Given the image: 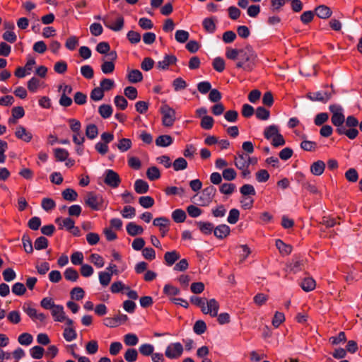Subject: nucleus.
<instances>
[{"mask_svg": "<svg viewBox=\"0 0 362 362\" xmlns=\"http://www.w3.org/2000/svg\"><path fill=\"white\" fill-rule=\"evenodd\" d=\"M177 62V58L173 54H166L163 60L158 62L157 68L160 70H166L168 67L175 64Z\"/></svg>", "mask_w": 362, "mask_h": 362, "instance_id": "2eb2a0df", "label": "nucleus"}, {"mask_svg": "<svg viewBox=\"0 0 362 362\" xmlns=\"http://www.w3.org/2000/svg\"><path fill=\"white\" fill-rule=\"evenodd\" d=\"M64 275L66 280L73 282L76 281L79 277L78 272L71 267L67 268L65 270Z\"/></svg>", "mask_w": 362, "mask_h": 362, "instance_id": "cd10ccee", "label": "nucleus"}, {"mask_svg": "<svg viewBox=\"0 0 362 362\" xmlns=\"http://www.w3.org/2000/svg\"><path fill=\"white\" fill-rule=\"evenodd\" d=\"M114 103L117 107L124 110L127 108L128 102L126 98L122 95H117L114 98Z\"/></svg>", "mask_w": 362, "mask_h": 362, "instance_id": "58836bf2", "label": "nucleus"}, {"mask_svg": "<svg viewBox=\"0 0 362 362\" xmlns=\"http://www.w3.org/2000/svg\"><path fill=\"white\" fill-rule=\"evenodd\" d=\"M105 25L110 29L114 31H119L123 28L124 26V18L121 16H119L114 24H110V21L104 18Z\"/></svg>", "mask_w": 362, "mask_h": 362, "instance_id": "6ab92c4d", "label": "nucleus"}, {"mask_svg": "<svg viewBox=\"0 0 362 362\" xmlns=\"http://www.w3.org/2000/svg\"><path fill=\"white\" fill-rule=\"evenodd\" d=\"M345 177L351 182H356L358 179V175L355 168H350L345 173Z\"/></svg>", "mask_w": 362, "mask_h": 362, "instance_id": "338daca9", "label": "nucleus"}, {"mask_svg": "<svg viewBox=\"0 0 362 362\" xmlns=\"http://www.w3.org/2000/svg\"><path fill=\"white\" fill-rule=\"evenodd\" d=\"M33 336L30 334L23 333L18 337V341L21 345L28 346L33 342Z\"/></svg>", "mask_w": 362, "mask_h": 362, "instance_id": "13d9d810", "label": "nucleus"}, {"mask_svg": "<svg viewBox=\"0 0 362 362\" xmlns=\"http://www.w3.org/2000/svg\"><path fill=\"white\" fill-rule=\"evenodd\" d=\"M332 86L325 85L318 91V102L326 103L333 95Z\"/></svg>", "mask_w": 362, "mask_h": 362, "instance_id": "ddd939ff", "label": "nucleus"}, {"mask_svg": "<svg viewBox=\"0 0 362 362\" xmlns=\"http://www.w3.org/2000/svg\"><path fill=\"white\" fill-rule=\"evenodd\" d=\"M23 310L33 320H39L44 322L47 316L43 313H38L37 310L30 306L28 303H25L23 306Z\"/></svg>", "mask_w": 362, "mask_h": 362, "instance_id": "9b49d317", "label": "nucleus"}, {"mask_svg": "<svg viewBox=\"0 0 362 362\" xmlns=\"http://www.w3.org/2000/svg\"><path fill=\"white\" fill-rule=\"evenodd\" d=\"M112 275L109 272H99V281L103 286H107L111 281Z\"/></svg>", "mask_w": 362, "mask_h": 362, "instance_id": "864d4df0", "label": "nucleus"}, {"mask_svg": "<svg viewBox=\"0 0 362 362\" xmlns=\"http://www.w3.org/2000/svg\"><path fill=\"white\" fill-rule=\"evenodd\" d=\"M98 134V129L95 124H90L86 126V135L90 139H94Z\"/></svg>", "mask_w": 362, "mask_h": 362, "instance_id": "473e14b6", "label": "nucleus"}, {"mask_svg": "<svg viewBox=\"0 0 362 362\" xmlns=\"http://www.w3.org/2000/svg\"><path fill=\"white\" fill-rule=\"evenodd\" d=\"M124 357L127 362H135L138 357V352L135 349H128Z\"/></svg>", "mask_w": 362, "mask_h": 362, "instance_id": "79ce46f5", "label": "nucleus"}, {"mask_svg": "<svg viewBox=\"0 0 362 362\" xmlns=\"http://www.w3.org/2000/svg\"><path fill=\"white\" fill-rule=\"evenodd\" d=\"M85 292L83 289L81 287H75L70 292L71 299L76 300H81L82 298H83Z\"/></svg>", "mask_w": 362, "mask_h": 362, "instance_id": "4c0bfd02", "label": "nucleus"}, {"mask_svg": "<svg viewBox=\"0 0 362 362\" xmlns=\"http://www.w3.org/2000/svg\"><path fill=\"white\" fill-rule=\"evenodd\" d=\"M230 232V229L228 226L226 224H221L214 227V234L218 239H223L226 238Z\"/></svg>", "mask_w": 362, "mask_h": 362, "instance_id": "f3484780", "label": "nucleus"}, {"mask_svg": "<svg viewBox=\"0 0 362 362\" xmlns=\"http://www.w3.org/2000/svg\"><path fill=\"white\" fill-rule=\"evenodd\" d=\"M332 14V11L329 7L325 5L318 6V18L322 19L329 18Z\"/></svg>", "mask_w": 362, "mask_h": 362, "instance_id": "bb28decb", "label": "nucleus"}, {"mask_svg": "<svg viewBox=\"0 0 362 362\" xmlns=\"http://www.w3.org/2000/svg\"><path fill=\"white\" fill-rule=\"evenodd\" d=\"M107 59L105 58H103V64L101 65V70L103 74H111L115 70V64L114 62L116 61L117 58V54L115 51H111L106 56Z\"/></svg>", "mask_w": 362, "mask_h": 362, "instance_id": "423d86ee", "label": "nucleus"}, {"mask_svg": "<svg viewBox=\"0 0 362 362\" xmlns=\"http://www.w3.org/2000/svg\"><path fill=\"white\" fill-rule=\"evenodd\" d=\"M257 54L250 45L240 49V60L236 63L238 68L251 71L256 66Z\"/></svg>", "mask_w": 362, "mask_h": 362, "instance_id": "f257e3e1", "label": "nucleus"}, {"mask_svg": "<svg viewBox=\"0 0 362 362\" xmlns=\"http://www.w3.org/2000/svg\"><path fill=\"white\" fill-rule=\"evenodd\" d=\"M240 216V211L236 209H232L229 211V215L228 216L227 221L230 224H235L238 221Z\"/></svg>", "mask_w": 362, "mask_h": 362, "instance_id": "680f3d73", "label": "nucleus"}, {"mask_svg": "<svg viewBox=\"0 0 362 362\" xmlns=\"http://www.w3.org/2000/svg\"><path fill=\"white\" fill-rule=\"evenodd\" d=\"M85 203L93 210H99L103 203V199L100 195L93 192H88L84 198Z\"/></svg>", "mask_w": 362, "mask_h": 362, "instance_id": "6e6552de", "label": "nucleus"}, {"mask_svg": "<svg viewBox=\"0 0 362 362\" xmlns=\"http://www.w3.org/2000/svg\"><path fill=\"white\" fill-rule=\"evenodd\" d=\"M213 67L218 72H222L225 69V61L221 57H216L213 61Z\"/></svg>", "mask_w": 362, "mask_h": 362, "instance_id": "6e6d98bb", "label": "nucleus"}, {"mask_svg": "<svg viewBox=\"0 0 362 362\" xmlns=\"http://www.w3.org/2000/svg\"><path fill=\"white\" fill-rule=\"evenodd\" d=\"M237 173L233 168H226L223 170L222 176L227 181H231L235 179Z\"/></svg>", "mask_w": 362, "mask_h": 362, "instance_id": "5fc2aeb1", "label": "nucleus"}, {"mask_svg": "<svg viewBox=\"0 0 362 362\" xmlns=\"http://www.w3.org/2000/svg\"><path fill=\"white\" fill-rule=\"evenodd\" d=\"M160 112L163 115V124L168 127H172L176 119L175 110L169 105L164 104L160 107Z\"/></svg>", "mask_w": 362, "mask_h": 362, "instance_id": "39448f33", "label": "nucleus"}, {"mask_svg": "<svg viewBox=\"0 0 362 362\" xmlns=\"http://www.w3.org/2000/svg\"><path fill=\"white\" fill-rule=\"evenodd\" d=\"M34 245L37 250L45 249L48 246V240L45 237L40 236L35 240Z\"/></svg>", "mask_w": 362, "mask_h": 362, "instance_id": "603ef678", "label": "nucleus"}, {"mask_svg": "<svg viewBox=\"0 0 362 362\" xmlns=\"http://www.w3.org/2000/svg\"><path fill=\"white\" fill-rule=\"evenodd\" d=\"M330 112L332 113L331 118L332 123L337 128L343 127L345 122V117L343 114V108L338 105H331L329 107Z\"/></svg>", "mask_w": 362, "mask_h": 362, "instance_id": "20e7f679", "label": "nucleus"}, {"mask_svg": "<svg viewBox=\"0 0 362 362\" xmlns=\"http://www.w3.org/2000/svg\"><path fill=\"white\" fill-rule=\"evenodd\" d=\"M131 147L132 141L129 139H122L117 144V148L122 152L128 151Z\"/></svg>", "mask_w": 362, "mask_h": 362, "instance_id": "e2e57ef3", "label": "nucleus"}, {"mask_svg": "<svg viewBox=\"0 0 362 362\" xmlns=\"http://www.w3.org/2000/svg\"><path fill=\"white\" fill-rule=\"evenodd\" d=\"M149 186L148 183L141 179L136 180L134 183V189L138 194H145L148 191Z\"/></svg>", "mask_w": 362, "mask_h": 362, "instance_id": "b1692460", "label": "nucleus"}, {"mask_svg": "<svg viewBox=\"0 0 362 362\" xmlns=\"http://www.w3.org/2000/svg\"><path fill=\"white\" fill-rule=\"evenodd\" d=\"M219 309V303L214 299H210L205 300V305H204L202 311L204 314H209L211 317H216Z\"/></svg>", "mask_w": 362, "mask_h": 362, "instance_id": "9d476101", "label": "nucleus"}, {"mask_svg": "<svg viewBox=\"0 0 362 362\" xmlns=\"http://www.w3.org/2000/svg\"><path fill=\"white\" fill-rule=\"evenodd\" d=\"M104 182L112 188H116L120 185L121 179L117 173L108 169L105 172Z\"/></svg>", "mask_w": 362, "mask_h": 362, "instance_id": "1a4fd4ad", "label": "nucleus"}, {"mask_svg": "<svg viewBox=\"0 0 362 362\" xmlns=\"http://www.w3.org/2000/svg\"><path fill=\"white\" fill-rule=\"evenodd\" d=\"M15 136L25 142H30L33 139V134L28 132L24 127L19 125L16 127Z\"/></svg>", "mask_w": 362, "mask_h": 362, "instance_id": "4468645a", "label": "nucleus"}, {"mask_svg": "<svg viewBox=\"0 0 362 362\" xmlns=\"http://www.w3.org/2000/svg\"><path fill=\"white\" fill-rule=\"evenodd\" d=\"M12 292L17 296H23L26 292V288L23 284L17 282L13 285Z\"/></svg>", "mask_w": 362, "mask_h": 362, "instance_id": "052dcab7", "label": "nucleus"}, {"mask_svg": "<svg viewBox=\"0 0 362 362\" xmlns=\"http://www.w3.org/2000/svg\"><path fill=\"white\" fill-rule=\"evenodd\" d=\"M202 24L204 30L207 33H213L216 30V24L212 18H204Z\"/></svg>", "mask_w": 362, "mask_h": 362, "instance_id": "c756f323", "label": "nucleus"}, {"mask_svg": "<svg viewBox=\"0 0 362 362\" xmlns=\"http://www.w3.org/2000/svg\"><path fill=\"white\" fill-rule=\"evenodd\" d=\"M124 342L127 346H135L139 342V339L135 334H127L124 337Z\"/></svg>", "mask_w": 362, "mask_h": 362, "instance_id": "a19ab883", "label": "nucleus"}, {"mask_svg": "<svg viewBox=\"0 0 362 362\" xmlns=\"http://www.w3.org/2000/svg\"><path fill=\"white\" fill-rule=\"evenodd\" d=\"M127 78L129 82L136 83L143 80L142 73L138 69H132L129 71Z\"/></svg>", "mask_w": 362, "mask_h": 362, "instance_id": "5701e85b", "label": "nucleus"}, {"mask_svg": "<svg viewBox=\"0 0 362 362\" xmlns=\"http://www.w3.org/2000/svg\"><path fill=\"white\" fill-rule=\"evenodd\" d=\"M40 86V81L35 77H33L28 82V88L32 93L36 92Z\"/></svg>", "mask_w": 362, "mask_h": 362, "instance_id": "69168bd1", "label": "nucleus"}, {"mask_svg": "<svg viewBox=\"0 0 362 362\" xmlns=\"http://www.w3.org/2000/svg\"><path fill=\"white\" fill-rule=\"evenodd\" d=\"M30 355L35 359H40L42 358L45 349L40 346H35L30 350Z\"/></svg>", "mask_w": 362, "mask_h": 362, "instance_id": "de8ad7c7", "label": "nucleus"}, {"mask_svg": "<svg viewBox=\"0 0 362 362\" xmlns=\"http://www.w3.org/2000/svg\"><path fill=\"white\" fill-rule=\"evenodd\" d=\"M173 86L175 91H179V90H184L186 88L187 83L184 79L179 77V78H175L173 81Z\"/></svg>", "mask_w": 362, "mask_h": 362, "instance_id": "bf43d9fd", "label": "nucleus"}, {"mask_svg": "<svg viewBox=\"0 0 362 362\" xmlns=\"http://www.w3.org/2000/svg\"><path fill=\"white\" fill-rule=\"evenodd\" d=\"M173 166L175 171L182 170L187 168V162L185 158L180 157L175 160Z\"/></svg>", "mask_w": 362, "mask_h": 362, "instance_id": "ea45409f", "label": "nucleus"}, {"mask_svg": "<svg viewBox=\"0 0 362 362\" xmlns=\"http://www.w3.org/2000/svg\"><path fill=\"white\" fill-rule=\"evenodd\" d=\"M153 351L154 347L150 344H144L139 346V352L144 356H151Z\"/></svg>", "mask_w": 362, "mask_h": 362, "instance_id": "0e129e2a", "label": "nucleus"}, {"mask_svg": "<svg viewBox=\"0 0 362 362\" xmlns=\"http://www.w3.org/2000/svg\"><path fill=\"white\" fill-rule=\"evenodd\" d=\"M127 231L131 236H136L143 233L144 229L141 226L136 225L134 222H130L127 225Z\"/></svg>", "mask_w": 362, "mask_h": 362, "instance_id": "4be33fe9", "label": "nucleus"}, {"mask_svg": "<svg viewBox=\"0 0 362 362\" xmlns=\"http://www.w3.org/2000/svg\"><path fill=\"white\" fill-rule=\"evenodd\" d=\"M81 73L83 77L90 79L93 77L94 71L90 65H84L81 67Z\"/></svg>", "mask_w": 362, "mask_h": 362, "instance_id": "774afa93", "label": "nucleus"}, {"mask_svg": "<svg viewBox=\"0 0 362 362\" xmlns=\"http://www.w3.org/2000/svg\"><path fill=\"white\" fill-rule=\"evenodd\" d=\"M139 202L144 208L148 209L153 206L154 199L150 196H143L139 199Z\"/></svg>", "mask_w": 362, "mask_h": 362, "instance_id": "a18cd8bd", "label": "nucleus"}, {"mask_svg": "<svg viewBox=\"0 0 362 362\" xmlns=\"http://www.w3.org/2000/svg\"><path fill=\"white\" fill-rule=\"evenodd\" d=\"M52 315L54 320L57 322H66V320L68 319L66 317L63 306L60 305H57L54 307L52 310Z\"/></svg>", "mask_w": 362, "mask_h": 362, "instance_id": "a211bd4d", "label": "nucleus"}, {"mask_svg": "<svg viewBox=\"0 0 362 362\" xmlns=\"http://www.w3.org/2000/svg\"><path fill=\"white\" fill-rule=\"evenodd\" d=\"M276 246L279 250L280 253L284 255H289L292 251V247L291 245L285 244L282 240L279 239L276 240Z\"/></svg>", "mask_w": 362, "mask_h": 362, "instance_id": "a878e982", "label": "nucleus"}, {"mask_svg": "<svg viewBox=\"0 0 362 362\" xmlns=\"http://www.w3.org/2000/svg\"><path fill=\"white\" fill-rule=\"evenodd\" d=\"M249 156L241 152H238L234 156V165L237 168L242 171V176L247 177L250 175L248 169Z\"/></svg>", "mask_w": 362, "mask_h": 362, "instance_id": "7ed1b4c3", "label": "nucleus"}, {"mask_svg": "<svg viewBox=\"0 0 362 362\" xmlns=\"http://www.w3.org/2000/svg\"><path fill=\"white\" fill-rule=\"evenodd\" d=\"M337 132L339 134H345L350 139H354L358 134V131L355 128H349L347 129L345 126L337 128Z\"/></svg>", "mask_w": 362, "mask_h": 362, "instance_id": "412c9836", "label": "nucleus"}, {"mask_svg": "<svg viewBox=\"0 0 362 362\" xmlns=\"http://www.w3.org/2000/svg\"><path fill=\"white\" fill-rule=\"evenodd\" d=\"M172 218L176 223H182L186 218V214L182 209H176L173 212Z\"/></svg>", "mask_w": 362, "mask_h": 362, "instance_id": "e433bc0d", "label": "nucleus"}, {"mask_svg": "<svg viewBox=\"0 0 362 362\" xmlns=\"http://www.w3.org/2000/svg\"><path fill=\"white\" fill-rule=\"evenodd\" d=\"M189 33L184 30H177L175 35V40L180 43H185L187 42L189 39Z\"/></svg>", "mask_w": 362, "mask_h": 362, "instance_id": "c03bdc74", "label": "nucleus"}, {"mask_svg": "<svg viewBox=\"0 0 362 362\" xmlns=\"http://www.w3.org/2000/svg\"><path fill=\"white\" fill-rule=\"evenodd\" d=\"M198 226L204 234H211L214 231V224L210 222H199Z\"/></svg>", "mask_w": 362, "mask_h": 362, "instance_id": "37998d69", "label": "nucleus"}, {"mask_svg": "<svg viewBox=\"0 0 362 362\" xmlns=\"http://www.w3.org/2000/svg\"><path fill=\"white\" fill-rule=\"evenodd\" d=\"M278 133H279L278 127L270 125L264 129V135L267 139H273Z\"/></svg>", "mask_w": 362, "mask_h": 362, "instance_id": "c9c22d12", "label": "nucleus"}, {"mask_svg": "<svg viewBox=\"0 0 362 362\" xmlns=\"http://www.w3.org/2000/svg\"><path fill=\"white\" fill-rule=\"evenodd\" d=\"M62 197L67 201L69 202H74L77 199L78 194L77 192L71 189V188H67L64 189L62 193Z\"/></svg>", "mask_w": 362, "mask_h": 362, "instance_id": "c85d7f7f", "label": "nucleus"}, {"mask_svg": "<svg viewBox=\"0 0 362 362\" xmlns=\"http://www.w3.org/2000/svg\"><path fill=\"white\" fill-rule=\"evenodd\" d=\"M104 97V91L100 87L93 88L90 93V98L94 101H99Z\"/></svg>", "mask_w": 362, "mask_h": 362, "instance_id": "09e8293b", "label": "nucleus"}, {"mask_svg": "<svg viewBox=\"0 0 362 362\" xmlns=\"http://www.w3.org/2000/svg\"><path fill=\"white\" fill-rule=\"evenodd\" d=\"M98 112L103 118L107 119L112 115V108L110 105L103 104L99 107Z\"/></svg>", "mask_w": 362, "mask_h": 362, "instance_id": "2f4dec72", "label": "nucleus"}, {"mask_svg": "<svg viewBox=\"0 0 362 362\" xmlns=\"http://www.w3.org/2000/svg\"><path fill=\"white\" fill-rule=\"evenodd\" d=\"M216 192V188L212 186L205 187L199 194H197L194 198H197V203L202 206H209L213 201Z\"/></svg>", "mask_w": 362, "mask_h": 362, "instance_id": "f03ea898", "label": "nucleus"}, {"mask_svg": "<svg viewBox=\"0 0 362 362\" xmlns=\"http://www.w3.org/2000/svg\"><path fill=\"white\" fill-rule=\"evenodd\" d=\"M255 114H256V117L259 119H262V120L268 119L269 117V115H270L269 111L263 107H258L256 109Z\"/></svg>", "mask_w": 362, "mask_h": 362, "instance_id": "8fccbe9b", "label": "nucleus"}, {"mask_svg": "<svg viewBox=\"0 0 362 362\" xmlns=\"http://www.w3.org/2000/svg\"><path fill=\"white\" fill-rule=\"evenodd\" d=\"M55 223L58 224L59 229L62 230L65 228L66 230H71L75 225V221L70 217L62 218L58 217L55 219Z\"/></svg>", "mask_w": 362, "mask_h": 362, "instance_id": "dca6fc26", "label": "nucleus"}, {"mask_svg": "<svg viewBox=\"0 0 362 362\" xmlns=\"http://www.w3.org/2000/svg\"><path fill=\"white\" fill-rule=\"evenodd\" d=\"M54 156L57 160L64 161L69 156V152L66 149L58 148L54 149Z\"/></svg>", "mask_w": 362, "mask_h": 362, "instance_id": "4d7b16f0", "label": "nucleus"}, {"mask_svg": "<svg viewBox=\"0 0 362 362\" xmlns=\"http://www.w3.org/2000/svg\"><path fill=\"white\" fill-rule=\"evenodd\" d=\"M315 286V281L312 278H305L301 283V288L307 292L313 291Z\"/></svg>", "mask_w": 362, "mask_h": 362, "instance_id": "7c9ffc66", "label": "nucleus"}, {"mask_svg": "<svg viewBox=\"0 0 362 362\" xmlns=\"http://www.w3.org/2000/svg\"><path fill=\"white\" fill-rule=\"evenodd\" d=\"M90 261L97 267L101 268L105 264L104 259L98 254H91L90 256Z\"/></svg>", "mask_w": 362, "mask_h": 362, "instance_id": "49530a36", "label": "nucleus"}, {"mask_svg": "<svg viewBox=\"0 0 362 362\" xmlns=\"http://www.w3.org/2000/svg\"><path fill=\"white\" fill-rule=\"evenodd\" d=\"M214 120L212 117L205 115L202 117L201 127L204 129H211L213 127Z\"/></svg>", "mask_w": 362, "mask_h": 362, "instance_id": "3c124183", "label": "nucleus"}, {"mask_svg": "<svg viewBox=\"0 0 362 362\" xmlns=\"http://www.w3.org/2000/svg\"><path fill=\"white\" fill-rule=\"evenodd\" d=\"M66 324L67 327L64 329L63 337L66 341H71L77 337V334L73 327L74 322L71 319H67Z\"/></svg>", "mask_w": 362, "mask_h": 362, "instance_id": "f8f14e48", "label": "nucleus"}, {"mask_svg": "<svg viewBox=\"0 0 362 362\" xmlns=\"http://www.w3.org/2000/svg\"><path fill=\"white\" fill-rule=\"evenodd\" d=\"M146 176L150 180H156L160 178V173L157 167L152 166L148 168Z\"/></svg>", "mask_w": 362, "mask_h": 362, "instance_id": "f704fd0d", "label": "nucleus"}, {"mask_svg": "<svg viewBox=\"0 0 362 362\" xmlns=\"http://www.w3.org/2000/svg\"><path fill=\"white\" fill-rule=\"evenodd\" d=\"M22 243L25 252L32 253L33 252L32 240L28 234H24L23 235Z\"/></svg>", "mask_w": 362, "mask_h": 362, "instance_id": "72a5a7b5", "label": "nucleus"}, {"mask_svg": "<svg viewBox=\"0 0 362 362\" xmlns=\"http://www.w3.org/2000/svg\"><path fill=\"white\" fill-rule=\"evenodd\" d=\"M173 138L170 135H161L156 139V144L161 147H167L173 144Z\"/></svg>", "mask_w": 362, "mask_h": 362, "instance_id": "393cba45", "label": "nucleus"}, {"mask_svg": "<svg viewBox=\"0 0 362 362\" xmlns=\"http://www.w3.org/2000/svg\"><path fill=\"white\" fill-rule=\"evenodd\" d=\"M180 257L179 252L175 250L167 252L164 255V260L168 266H172Z\"/></svg>", "mask_w": 362, "mask_h": 362, "instance_id": "aec40b11", "label": "nucleus"}, {"mask_svg": "<svg viewBox=\"0 0 362 362\" xmlns=\"http://www.w3.org/2000/svg\"><path fill=\"white\" fill-rule=\"evenodd\" d=\"M183 351L184 349L181 343H171L167 346L165 355L170 359H176L182 356Z\"/></svg>", "mask_w": 362, "mask_h": 362, "instance_id": "0eeeda50", "label": "nucleus"}]
</instances>
